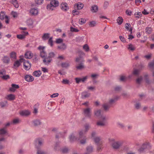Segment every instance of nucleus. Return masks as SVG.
Returning <instances> with one entry per match:
<instances>
[{
  "instance_id": "nucleus-43",
  "label": "nucleus",
  "mask_w": 154,
  "mask_h": 154,
  "mask_svg": "<svg viewBox=\"0 0 154 154\" xmlns=\"http://www.w3.org/2000/svg\"><path fill=\"white\" fill-rule=\"evenodd\" d=\"M20 60L19 61L17 60L15 62L14 64V66L16 67H19L20 65Z\"/></svg>"
},
{
  "instance_id": "nucleus-51",
  "label": "nucleus",
  "mask_w": 154,
  "mask_h": 154,
  "mask_svg": "<svg viewBox=\"0 0 154 154\" xmlns=\"http://www.w3.org/2000/svg\"><path fill=\"white\" fill-rule=\"evenodd\" d=\"M83 48L86 51H88L89 50V47L87 44H85L83 46Z\"/></svg>"
},
{
  "instance_id": "nucleus-48",
  "label": "nucleus",
  "mask_w": 154,
  "mask_h": 154,
  "mask_svg": "<svg viewBox=\"0 0 154 154\" xmlns=\"http://www.w3.org/2000/svg\"><path fill=\"white\" fill-rule=\"evenodd\" d=\"M70 31L72 32H78L79 31L78 29L74 28L72 27H70Z\"/></svg>"
},
{
  "instance_id": "nucleus-55",
  "label": "nucleus",
  "mask_w": 154,
  "mask_h": 154,
  "mask_svg": "<svg viewBox=\"0 0 154 154\" xmlns=\"http://www.w3.org/2000/svg\"><path fill=\"white\" fill-rule=\"evenodd\" d=\"M63 42V40L62 38L57 39L56 41V43L57 44L61 43Z\"/></svg>"
},
{
  "instance_id": "nucleus-57",
  "label": "nucleus",
  "mask_w": 154,
  "mask_h": 154,
  "mask_svg": "<svg viewBox=\"0 0 154 154\" xmlns=\"http://www.w3.org/2000/svg\"><path fill=\"white\" fill-rule=\"evenodd\" d=\"M6 73V71L4 69H2L0 70V76L2 75H5Z\"/></svg>"
},
{
  "instance_id": "nucleus-25",
  "label": "nucleus",
  "mask_w": 154,
  "mask_h": 154,
  "mask_svg": "<svg viewBox=\"0 0 154 154\" xmlns=\"http://www.w3.org/2000/svg\"><path fill=\"white\" fill-rule=\"evenodd\" d=\"M57 47L58 49L64 50L66 49V46L65 44L63 43L61 45L58 46Z\"/></svg>"
},
{
  "instance_id": "nucleus-20",
  "label": "nucleus",
  "mask_w": 154,
  "mask_h": 154,
  "mask_svg": "<svg viewBox=\"0 0 154 154\" xmlns=\"http://www.w3.org/2000/svg\"><path fill=\"white\" fill-rule=\"evenodd\" d=\"M30 112L27 110L22 111L20 113V115L23 116H27L29 115Z\"/></svg>"
},
{
  "instance_id": "nucleus-34",
  "label": "nucleus",
  "mask_w": 154,
  "mask_h": 154,
  "mask_svg": "<svg viewBox=\"0 0 154 154\" xmlns=\"http://www.w3.org/2000/svg\"><path fill=\"white\" fill-rule=\"evenodd\" d=\"M70 141L71 142H72L76 140V137L74 136L73 134H72L69 137Z\"/></svg>"
},
{
  "instance_id": "nucleus-35",
  "label": "nucleus",
  "mask_w": 154,
  "mask_h": 154,
  "mask_svg": "<svg viewBox=\"0 0 154 154\" xmlns=\"http://www.w3.org/2000/svg\"><path fill=\"white\" fill-rule=\"evenodd\" d=\"M128 49L129 50H130L131 51H133L135 50L136 48L134 45L131 44L128 45Z\"/></svg>"
},
{
  "instance_id": "nucleus-45",
  "label": "nucleus",
  "mask_w": 154,
  "mask_h": 154,
  "mask_svg": "<svg viewBox=\"0 0 154 154\" xmlns=\"http://www.w3.org/2000/svg\"><path fill=\"white\" fill-rule=\"evenodd\" d=\"M148 65L149 67L150 68H152L153 69H154V59L152 61V62H150L149 63Z\"/></svg>"
},
{
  "instance_id": "nucleus-1",
  "label": "nucleus",
  "mask_w": 154,
  "mask_h": 154,
  "mask_svg": "<svg viewBox=\"0 0 154 154\" xmlns=\"http://www.w3.org/2000/svg\"><path fill=\"white\" fill-rule=\"evenodd\" d=\"M58 6V2L57 1L53 0L51 1L50 4L47 5V9L48 10L52 11L54 8Z\"/></svg>"
},
{
  "instance_id": "nucleus-39",
  "label": "nucleus",
  "mask_w": 154,
  "mask_h": 154,
  "mask_svg": "<svg viewBox=\"0 0 154 154\" xmlns=\"http://www.w3.org/2000/svg\"><path fill=\"white\" fill-rule=\"evenodd\" d=\"M87 151L88 152H91L93 151V148L92 146H89L86 148Z\"/></svg>"
},
{
  "instance_id": "nucleus-7",
  "label": "nucleus",
  "mask_w": 154,
  "mask_h": 154,
  "mask_svg": "<svg viewBox=\"0 0 154 154\" xmlns=\"http://www.w3.org/2000/svg\"><path fill=\"white\" fill-rule=\"evenodd\" d=\"M52 59H51L48 57L46 56L43 60V62L45 65L49 64L52 61Z\"/></svg>"
},
{
  "instance_id": "nucleus-49",
  "label": "nucleus",
  "mask_w": 154,
  "mask_h": 154,
  "mask_svg": "<svg viewBox=\"0 0 154 154\" xmlns=\"http://www.w3.org/2000/svg\"><path fill=\"white\" fill-rule=\"evenodd\" d=\"M6 133V131L5 128H3L0 129V134H4Z\"/></svg>"
},
{
  "instance_id": "nucleus-56",
  "label": "nucleus",
  "mask_w": 154,
  "mask_h": 154,
  "mask_svg": "<svg viewBox=\"0 0 154 154\" xmlns=\"http://www.w3.org/2000/svg\"><path fill=\"white\" fill-rule=\"evenodd\" d=\"M140 72V70L136 69L133 71V73L134 75H137L139 74Z\"/></svg>"
},
{
  "instance_id": "nucleus-42",
  "label": "nucleus",
  "mask_w": 154,
  "mask_h": 154,
  "mask_svg": "<svg viewBox=\"0 0 154 154\" xmlns=\"http://www.w3.org/2000/svg\"><path fill=\"white\" fill-rule=\"evenodd\" d=\"M26 23L28 26H31L32 25L33 23L32 20L29 19L27 20Z\"/></svg>"
},
{
  "instance_id": "nucleus-47",
  "label": "nucleus",
  "mask_w": 154,
  "mask_h": 154,
  "mask_svg": "<svg viewBox=\"0 0 154 154\" xmlns=\"http://www.w3.org/2000/svg\"><path fill=\"white\" fill-rule=\"evenodd\" d=\"M86 21V20L85 19L81 18L79 20V22L80 24H82L85 23Z\"/></svg>"
},
{
  "instance_id": "nucleus-10",
  "label": "nucleus",
  "mask_w": 154,
  "mask_h": 154,
  "mask_svg": "<svg viewBox=\"0 0 154 154\" xmlns=\"http://www.w3.org/2000/svg\"><path fill=\"white\" fill-rule=\"evenodd\" d=\"M25 80L28 82H32L34 80V78L33 76L29 75H26L25 77Z\"/></svg>"
},
{
  "instance_id": "nucleus-44",
  "label": "nucleus",
  "mask_w": 154,
  "mask_h": 154,
  "mask_svg": "<svg viewBox=\"0 0 154 154\" xmlns=\"http://www.w3.org/2000/svg\"><path fill=\"white\" fill-rule=\"evenodd\" d=\"M55 56V53L53 52H51L48 54V57L51 59H52V58L54 57Z\"/></svg>"
},
{
  "instance_id": "nucleus-4",
  "label": "nucleus",
  "mask_w": 154,
  "mask_h": 154,
  "mask_svg": "<svg viewBox=\"0 0 154 154\" xmlns=\"http://www.w3.org/2000/svg\"><path fill=\"white\" fill-rule=\"evenodd\" d=\"M84 113L86 117L90 118L91 117V109L90 108H87L84 110Z\"/></svg>"
},
{
  "instance_id": "nucleus-41",
  "label": "nucleus",
  "mask_w": 154,
  "mask_h": 154,
  "mask_svg": "<svg viewBox=\"0 0 154 154\" xmlns=\"http://www.w3.org/2000/svg\"><path fill=\"white\" fill-rule=\"evenodd\" d=\"M69 63H63L61 64V66L63 68H67L69 67Z\"/></svg>"
},
{
  "instance_id": "nucleus-29",
  "label": "nucleus",
  "mask_w": 154,
  "mask_h": 154,
  "mask_svg": "<svg viewBox=\"0 0 154 154\" xmlns=\"http://www.w3.org/2000/svg\"><path fill=\"white\" fill-rule=\"evenodd\" d=\"M34 125L35 126H37L41 124V122L39 120H36L33 121Z\"/></svg>"
},
{
  "instance_id": "nucleus-63",
  "label": "nucleus",
  "mask_w": 154,
  "mask_h": 154,
  "mask_svg": "<svg viewBox=\"0 0 154 154\" xmlns=\"http://www.w3.org/2000/svg\"><path fill=\"white\" fill-rule=\"evenodd\" d=\"M69 81L67 79H63L62 81V83L65 84H69Z\"/></svg>"
},
{
  "instance_id": "nucleus-54",
  "label": "nucleus",
  "mask_w": 154,
  "mask_h": 154,
  "mask_svg": "<svg viewBox=\"0 0 154 154\" xmlns=\"http://www.w3.org/2000/svg\"><path fill=\"white\" fill-rule=\"evenodd\" d=\"M11 15L14 17H16L18 16V14L16 12L12 11L11 12Z\"/></svg>"
},
{
  "instance_id": "nucleus-18",
  "label": "nucleus",
  "mask_w": 154,
  "mask_h": 154,
  "mask_svg": "<svg viewBox=\"0 0 154 154\" xmlns=\"http://www.w3.org/2000/svg\"><path fill=\"white\" fill-rule=\"evenodd\" d=\"M49 33H45L42 36V38L43 40H46L49 38Z\"/></svg>"
},
{
  "instance_id": "nucleus-3",
  "label": "nucleus",
  "mask_w": 154,
  "mask_h": 154,
  "mask_svg": "<svg viewBox=\"0 0 154 154\" xmlns=\"http://www.w3.org/2000/svg\"><path fill=\"white\" fill-rule=\"evenodd\" d=\"M123 143L122 141H117L113 142L112 144V146L114 149H117L121 146Z\"/></svg>"
},
{
  "instance_id": "nucleus-31",
  "label": "nucleus",
  "mask_w": 154,
  "mask_h": 154,
  "mask_svg": "<svg viewBox=\"0 0 154 154\" xmlns=\"http://www.w3.org/2000/svg\"><path fill=\"white\" fill-rule=\"evenodd\" d=\"M123 20V19L122 17H119L117 19V23L119 25H121L122 23Z\"/></svg>"
},
{
  "instance_id": "nucleus-21",
  "label": "nucleus",
  "mask_w": 154,
  "mask_h": 154,
  "mask_svg": "<svg viewBox=\"0 0 154 154\" xmlns=\"http://www.w3.org/2000/svg\"><path fill=\"white\" fill-rule=\"evenodd\" d=\"M2 60L4 63H8L10 61V59L8 57L4 56Z\"/></svg>"
},
{
  "instance_id": "nucleus-17",
  "label": "nucleus",
  "mask_w": 154,
  "mask_h": 154,
  "mask_svg": "<svg viewBox=\"0 0 154 154\" xmlns=\"http://www.w3.org/2000/svg\"><path fill=\"white\" fill-rule=\"evenodd\" d=\"M42 74L40 70L36 71L33 73V75L35 77H39Z\"/></svg>"
},
{
  "instance_id": "nucleus-50",
  "label": "nucleus",
  "mask_w": 154,
  "mask_h": 154,
  "mask_svg": "<svg viewBox=\"0 0 154 154\" xmlns=\"http://www.w3.org/2000/svg\"><path fill=\"white\" fill-rule=\"evenodd\" d=\"M10 57L13 59L15 58L16 57V54L15 52H12L10 54Z\"/></svg>"
},
{
  "instance_id": "nucleus-11",
  "label": "nucleus",
  "mask_w": 154,
  "mask_h": 154,
  "mask_svg": "<svg viewBox=\"0 0 154 154\" xmlns=\"http://www.w3.org/2000/svg\"><path fill=\"white\" fill-rule=\"evenodd\" d=\"M33 56V54L30 51H28L26 52L25 54V57L27 59H31Z\"/></svg>"
},
{
  "instance_id": "nucleus-30",
  "label": "nucleus",
  "mask_w": 154,
  "mask_h": 154,
  "mask_svg": "<svg viewBox=\"0 0 154 154\" xmlns=\"http://www.w3.org/2000/svg\"><path fill=\"white\" fill-rule=\"evenodd\" d=\"M119 97H116L114 99H112L109 100V103L110 104H112L113 103H114L115 101H116L119 98Z\"/></svg>"
},
{
  "instance_id": "nucleus-22",
  "label": "nucleus",
  "mask_w": 154,
  "mask_h": 154,
  "mask_svg": "<svg viewBox=\"0 0 154 154\" xmlns=\"http://www.w3.org/2000/svg\"><path fill=\"white\" fill-rule=\"evenodd\" d=\"M30 13L33 15H35L38 14V11L36 9L32 8L30 11Z\"/></svg>"
},
{
  "instance_id": "nucleus-36",
  "label": "nucleus",
  "mask_w": 154,
  "mask_h": 154,
  "mask_svg": "<svg viewBox=\"0 0 154 154\" xmlns=\"http://www.w3.org/2000/svg\"><path fill=\"white\" fill-rule=\"evenodd\" d=\"M5 12L1 11L0 13V19L1 20H3L5 17Z\"/></svg>"
},
{
  "instance_id": "nucleus-32",
  "label": "nucleus",
  "mask_w": 154,
  "mask_h": 154,
  "mask_svg": "<svg viewBox=\"0 0 154 154\" xmlns=\"http://www.w3.org/2000/svg\"><path fill=\"white\" fill-rule=\"evenodd\" d=\"M40 55L42 58H44L47 56V54L45 51H41Z\"/></svg>"
},
{
  "instance_id": "nucleus-14",
  "label": "nucleus",
  "mask_w": 154,
  "mask_h": 154,
  "mask_svg": "<svg viewBox=\"0 0 154 154\" xmlns=\"http://www.w3.org/2000/svg\"><path fill=\"white\" fill-rule=\"evenodd\" d=\"M12 87L10 88L9 90L11 91L14 92L15 91V89H18L19 88L18 85L13 84L11 85Z\"/></svg>"
},
{
  "instance_id": "nucleus-38",
  "label": "nucleus",
  "mask_w": 154,
  "mask_h": 154,
  "mask_svg": "<svg viewBox=\"0 0 154 154\" xmlns=\"http://www.w3.org/2000/svg\"><path fill=\"white\" fill-rule=\"evenodd\" d=\"M52 39L53 37H51L49 38L48 41V44L50 45L51 47H52L53 45Z\"/></svg>"
},
{
  "instance_id": "nucleus-52",
  "label": "nucleus",
  "mask_w": 154,
  "mask_h": 154,
  "mask_svg": "<svg viewBox=\"0 0 154 154\" xmlns=\"http://www.w3.org/2000/svg\"><path fill=\"white\" fill-rule=\"evenodd\" d=\"M35 1L36 4L41 5L43 3V0H35Z\"/></svg>"
},
{
  "instance_id": "nucleus-27",
  "label": "nucleus",
  "mask_w": 154,
  "mask_h": 154,
  "mask_svg": "<svg viewBox=\"0 0 154 154\" xmlns=\"http://www.w3.org/2000/svg\"><path fill=\"white\" fill-rule=\"evenodd\" d=\"M0 77L3 80H6L8 79H10V76L8 75H0Z\"/></svg>"
},
{
  "instance_id": "nucleus-40",
  "label": "nucleus",
  "mask_w": 154,
  "mask_h": 154,
  "mask_svg": "<svg viewBox=\"0 0 154 154\" xmlns=\"http://www.w3.org/2000/svg\"><path fill=\"white\" fill-rule=\"evenodd\" d=\"M38 143V145L39 146H41L42 144V139L40 138L37 139L35 140V143Z\"/></svg>"
},
{
  "instance_id": "nucleus-15",
  "label": "nucleus",
  "mask_w": 154,
  "mask_h": 154,
  "mask_svg": "<svg viewBox=\"0 0 154 154\" xmlns=\"http://www.w3.org/2000/svg\"><path fill=\"white\" fill-rule=\"evenodd\" d=\"M98 9V6L96 5H94L92 6L91 10L92 12L95 13L97 11Z\"/></svg>"
},
{
  "instance_id": "nucleus-6",
  "label": "nucleus",
  "mask_w": 154,
  "mask_h": 154,
  "mask_svg": "<svg viewBox=\"0 0 154 154\" xmlns=\"http://www.w3.org/2000/svg\"><path fill=\"white\" fill-rule=\"evenodd\" d=\"M60 7L61 9L64 11H66L69 9L67 4L65 2L62 3L60 5Z\"/></svg>"
},
{
  "instance_id": "nucleus-12",
  "label": "nucleus",
  "mask_w": 154,
  "mask_h": 154,
  "mask_svg": "<svg viewBox=\"0 0 154 154\" xmlns=\"http://www.w3.org/2000/svg\"><path fill=\"white\" fill-rule=\"evenodd\" d=\"M90 95V94L86 91H85L82 93L81 98L82 99L89 97Z\"/></svg>"
},
{
  "instance_id": "nucleus-24",
  "label": "nucleus",
  "mask_w": 154,
  "mask_h": 154,
  "mask_svg": "<svg viewBox=\"0 0 154 154\" xmlns=\"http://www.w3.org/2000/svg\"><path fill=\"white\" fill-rule=\"evenodd\" d=\"M101 111L100 110H98L94 111V113L95 116L97 117H100L101 116Z\"/></svg>"
},
{
  "instance_id": "nucleus-5",
  "label": "nucleus",
  "mask_w": 154,
  "mask_h": 154,
  "mask_svg": "<svg viewBox=\"0 0 154 154\" xmlns=\"http://www.w3.org/2000/svg\"><path fill=\"white\" fill-rule=\"evenodd\" d=\"M101 118L102 119V121H99L97 123V125L99 126L103 127L106 125V117L105 116H101Z\"/></svg>"
},
{
  "instance_id": "nucleus-53",
  "label": "nucleus",
  "mask_w": 154,
  "mask_h": 154,
  "mask_svg": "<svg viewBox=\"0 0 154 154\" xmlns=\"http://www.w3.org/2000/svg\"><path fill=\"white\" fill-rule=\"evenodd\" d=\"M96 25V23L95 21H92L90 22L89 23V25L91 27H94Z\"/></svg>"
},
{
  "instance_id": "nucleus-60",
  "label": "nucleus",
  "mask_w": 154,
  "mask_h": 154,
  "mask_svg": "<svg viewBox=\"0 0 154 154\" xmlns=\"http://www.w3.org/2000/svg\"><path fill=\"white\" fill-rule=\"evenodd\" d=\"M121 89V88L119 86H116L114 88V90L116 91H119Z\"/></svg>"
},
{
  "instance_id": "nucleus-33",
  "label": "nucleus",
  "mask_w": 154,
  "mask_h": 154,
  "mask_svg": "<svg viewBox=\"0 0 154 154\" xmlns=\"http://www.w3.org/2000/svg\"><path fill=\"white\" fill-rule=\"evenodd\" d=\"M102 107L106 111L108 110L110 107L106 103H104L102 105Z\"/></svg>"
},
{
  "instance_id": "nucleus-13",
  "label": "nucleus",
  "mask_w": 154,
  "mask_h": 154,
  "mask_svg": "<svg viewBox=\"0 0 154 154\" xmlns=\"http://www.w3.org/2000/svg\"><path fill=\"white\" fill-rule=\"evenodd\" d=\"M76 68L78 70H82L85 68L83 62H81L76 66Z\"/></svg>"
},
{
  "instance_id": "nucleus-16",
  "label": "nucleus",
  "mask_w": 154,
  "mask_h": 154,
  "mask_svg": "<svg viewBox=\"0 0 154 154\" xmlns=\"http://www.w3.org/2000/svg\"><path fill=\"white\" fill-rule=\"evenodd\" d=\"M11 2L14 5L16 8H18L19 5L17 0H11Z\"/></svg>"
},
{
  "instance_id": "nucleus-19",
  "label": "nucleus",
  "mask_w": 154,
  "mask_h": 154,
  "mask_svg": "<svg viewBox=\"0 0 154 154\" xmlns=\"http://www.w3.org/2000/svg\"><path fill=\"white\" fill-rule=\"evenodd\" d=\"M75 61L76 62H84V60L83 57L81 56L79 57H77L75 59Z\"/></svg>"
},
{
  "instance_id": "nucleus-61",
  "label": "nucleus",
  "mask_w": 154,
  "mask_h": 154,
  "mask_svg": "<svg viewBox=\"0 0 154 154\" xmlns=\"http://www.w3.org/2000/svg\"><path fill=\"white\" fill-rule=\"evenodd\" d=\"M38 104H35L34 106V113L36 114L38 112V109L36 108L35 106H38Z\"/></svg>"
},
{
  "instance_id": "nucleus-58",
  "label": "nucleus",
  "mask_w": 154,
  "mask_h": 154,
  "mask_svg": "<svg viewBox=\"0 0 154 154\" xmlns=\"http://www.w3.org/2000/svg\"><path fill=\"white\" fill-rule=\"evenodd\" d=\"M146 33L148 34L150 33L152 31V29L150 27H146Z\"/></svg>"
},
{
  "instance_id": "nucleus-62",
  "label": "nucleus",
  "mask_w": 154,
  "mask_h": 154,
  "mask_svg": "<svg viewBox=\"0 0 154 154\" xmlns=\"http://www.w3.org/2000/svg\"><path fill=\"white\" fill-rule=\"evenodd\" d=\"M7 103V102L6 101H5V102H2L0 103V106L2 107H4L5 106Z\"/></svg>"
},
{
  "instance_id": "nucleus-2",
  "label": "nucleus",
  "mask_w": 154,
  "mask_h": 154,
  "mask_svg": "<svg viewBox=\"0 0 154 154\" xmlns=\"http://www.w3.org/2000/svg\"><path fill=\"white\" fill-rule=\"evenodd\" d=\"M20 62H23V66L26 70H29L31 68V64L29 63L28 61H26L23 59L21 58L20 59Z\"/></svg>"
},
{
  "instance_id": "nucleus-9",
  "label": "nucleus",
  "mask_w": 154,
  "mask_h": 154,
  "mask_svg": "<svg viewBox=\"0 0 154 154\" xmlns=\"http://www.w3.org/2000/svg\"><path fill=\"white\" fill-rule=\"evenodd\" d=\"M23 34L17 35V38L20 39H23L25 38V36L28 34V32H23Z\"/></svg>"
},
{
  "instance_id": "nucleus-8",
  "label": "nucleus",
  "mask_w": 154,
  "mask_h": 154,
  "mask_svg": "<svg viewBox=\"0 0 154 154\" xmlns=\"http://www.w3.org/2000/svg\"><path fill=\"white\" fill-rule=\"evenodd\" d=\"M94 142L97 145H101L102 144V141H100V137H96L93 138Z\"/></svg>"
},
{
  "instance_id": "nucleus-46",
  "label": "nucleus",
  "mask_w": 154,
  "mask_h": 154,
  "mask_svg": "<svg viewBox=\"0 0 154 154\" xmlns=\"http://www.w3.org/2000/svg\"><path fill=\"white\" fill-rule=\"evenodd\" d=\"M143 78L141 76L140 77L138 78L136 80V83L138 84H140L141 83V81L142 80Z\"/></svg>"
},
{
  "instance_id": "nucleus-64",
  "label": "nucleus",
  "mask_w": 154,
  "mask_h": 154,
  "mask_svg": "<svg viewBox=\"0 0 154 154\" xmlns=\"http://www.w3.org/2000/svg\"><path fill=\"white\" fill-rule=\"evenodd\" d=\"M19 122V120L18 119H15L13 120V123L14 124H17Z\"/></svg>"
},
{
  "instance_id": "nucleus-28",
  "label": "nucleus",
  "mask_w": 154,
  "mask_h": 154,
  "mask_svg": "<svg viewBox=\"0 0 154 154\" xmlns=\"http://www.w3.org/2000/svg\"><path fill=\"white\" fill-rule=\"evenodd\" d=\"M130 26V24L128 23H126L125 24V27L129 31L131 32V34L132 33V28H131L130 29H129V27Z\"/></svg>"
},
{
  "instance_id": "nucleus-26",
  "label": "nucleus",
  "mask_w": 154,
  "mask_h": 154,
  "mask_svg": "<svg viewBox=\"0 0 154 154\" xmlns=\"http://www.w3.org/2000/svg\"><path fill=\"white\" fill-rule=\"evenodd\" d=\"M77 10H80L82 9L83 7V5L81 3H78L76 5Z\"/></svg>"
},
{
  "instance_id": "nucleus-59",
  "label": "nucleus",
  "mask_w": 154,
  "mask_h": 154,
  "mask_svg": "<svg viewBox=\"0 0 154 154\" xmlns=\"http://www.w3.org/2000/svg\"><path fill=\"white\" fill-rule=\"evenodd\" d=\"M75 80L76 81V83L77 84H79V82H82L81 78H76L75 79Z\"/></svg>"
},
{
  "instance_id": "nucleus-23",
  "label": "nucleus",
  "mask_w": 154,
  "mask_h": 154,
  "mask_svg": "<svg viewBox=\"0 0 154 154\" xmlns=\"http://www.w3.org/2000/svg\"><path fill=\"white\" fill-rule=\"evenodd\" d=\"M15 98V96L13 94H10L7 96V99L9 100H13Z\"/></svg>"
},
{
  "instance_id": "nucleus-37",
  "label": "nucleus",
  "mask_w": 154,
  "mask_h": 154,
  "mask_svg": "<svg viewBox=\"0 0 154 154\" xmlns=\"http://www.w3.org/2000/svg\"><path fill=\"white\" fill-rule=\"evenodd\" d=\"M36 147L37 149V154H46L45 152L40 150L38 147L37 146Z\"/></svg>"
}]
</instances>
